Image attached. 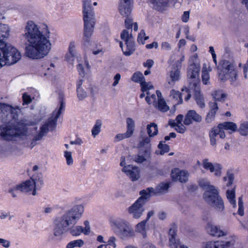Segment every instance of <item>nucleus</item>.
Returning <instances> with one entry per match:
<instances>
[{"label": "nucleus", "instance_id": "f257e3e1", "mask_svg": "<svg viewBox=\"0 0 248 248\" xmlns=\"http://www.w3.org/2000/svg\"><path fill=\"white\" fill-rule=\"evenodd\" d=\"M25 34L28 44L26 45V56L32 60L40 59L46 55V36L40 31L38 25L32 21L27 22L25 28Z\"/></svg>", "mask_w": 248, "mask_h": 248}, {"label": "nucleus", "instance_id": "f03ea898", "mask_svg": "<svg viewBox=\"0 0 248 248\" xmlns=\"http://www.w3.org/2000/svg\"><path fill=\"white\" fill-rule=\"evenodd\" d=\"M84 212L83 204H77L67 210L53 221L54 234L59 236L66 232L70 227L75 225L82 217Z\"/></svg>", "mask_w": 248, "mask_h": 248}, {"label": "nucleus", "instance_id": "7ed1b4c3", "mask_svg": "<svg viewBox=\"0 0 248 248\" xmlns=\"http://www.w3.org/2000/svg\"><path fill=\"white\" fill-rule=\"evenodd\" d=\"M10 31L8 25L0 23V62L6 65L17 63L21 58V53L16 48L4 41L9 37Z\"/></svg>", "mask_w": 248, "mask_h": 248}, {"label": "nucleus", "instance_id": "20e7f679", "mask_svg": "<svg viewBox=\"0 0 248 248\" xmlns=\"http://www.w3.org/2000/svg\"><path fill=\"white\" fill-rule=\"evenodd\" d=\"M43 183L42 175L41 173H35L32 175L30 179L23 181L21 183L11 187L8 189V192L12 195L13 198L17 197V190L21 192H28L32 190V195L36 194V187H40Z\"/></svg>", "mask_w": 248, "mask_h": 248}, {"label": "nucleus", "instance_id": "39448f33", "mask_svg": "<svg viewBox=\"0 0 248 248\" xmlns=\"http://www.w3.org/2000/svg\"><path fill=\"white\" fill-rule=\"evenodd\" d=\"M109 224L113 232L121 238L124 239L134 235V231L130 223L125 219L120 218H111Z\"/></svg>", "mask_w": 248, "mask_h": 248}, {"label": "nucleus", "instance_id": "423d86ee", "mask_svg": "<svg viewBox=\"0 0 248 248\" xmlns=\"http://www.w3.org/2000/svg\"><path fill=\"white\" fill-rule=\"evenodd\" d=\"M203 198L217 212L222 213L224 211L223 201L219 195L218 190L215 186L210 187L209 190L204 193Z\"/></svg>", "mask_w": 248, "mask_h": 248}, {"label": "nucleus", "instance_id": "0eeeda50", "mask_svg": "<svg viewBox=\"0 0 248 248\" xmlns=\"http://www.w3.org/2000/svg\"><path fill=\"white\" fill-rule=\"evenodd\" d=\"M0 110L1 115L0 120L3 123L12 124V122H16L18 120V113L20 111L19 106L13 107L12 105L0 103Z\"/></svg>", "mask_w": 248, "mask_h": 248}, {"label": "nucleus", "instance_id": "6e6552de", "mask_svg": "<svg viewBox=\"0 0 248 248\" xmlns=\"http://www.w3.org/2000/svg\"><path fill=\"white\" fill-rule=\"evenodd\" d=\"M64 103L63 100H61L59 108H56L50 114L47 119V132H52L55 130L57 126V120L60 115L64 111Z\"/></svg>", "mask_w": 248, "mask_h": 248}, {"label": "nucleus", "instance_id": "1a4fd4ad", "mask_svg": "<svg viewBox=\"0 0 248 248\" xmlns=\"http://www.w3.org/2000/svg\"><path fill=\"white\" fill-rule=\"evenodd\" d=\"M201 69V65L200 62H194L190 63L188 66L187 76L190 82H193L194 87L198 86L196 82L198 79L199 73Z\"/></svg>", "mask_w": 248, "mask_h": 248}, {"label": "nucleus", "instance_id": "9d476101", "mask_svg": "<svg viewBox=\"0 0 248 248\" xmlns=\"http://www.w3.org/2000/svg\"><path fill=\"white\" fill-rule=\"evenodd\" d=\"M16 124H11L12 132H13L14 139L16 138H21L22 137L27 136L28 133V127L24 125V122L23 120L15 122Z\"/></svg>", "mask_w": 248, "mask_h": 248}, {"label": "nucleus", "instance_id": "9b49d317", "mask_svg": "<svg viewBox=\"0 0 248 248\" xmlns=\"http://www.w3.org/2000/svg\"><path fill=\"white\" fill-rule=\"evenodd\" d=\"M84 24H95V14L92 4L82 5Z\"/></svg>", "mask_w": 248, "mask_h": 248}, {"label": "nucleus", "instance_id": "f8f14e48", "mask_svg": "<svg viewBox=\"0 0 248 248\" xmlns=\"http://www.w3.org/2000/svg\"><path fill=\"white\" fill-rule=\"evenodd\" d=\"M144 204L141 199H138L128 208V213L134 218L138 219L140 218L144 211Z\"/></svg>", "mask_w": 248, "mask_h": 248}, {"label": "nucleus", "instance_id": "ddd939ff", "mask_svg": "<svg viewBox=\"0 0 248 248\" xmlns=\"http://www.w3.org/2000/svg\"><path fill=\"white\" fill-rule=\"evenodd\" d=\"M131 79L133 82L140 83L141 92H144L154 89L153 85L150 82L145 81L142 73L140 72L134 73Z\"/></svg>", "mask_w": 248, "mask_h": 248}, {"label": "nucleus", "instance_id": "4468645a", "mask_svg": "<svg viewBox=\"0 0 248 248\" xmlns=\"http://www.w3.org/2000/svg\"><path fill=\"white\" fill-rule=\"evenodd\" d=\"M202 165L205 170H209L211 172H214L216 176H221L222 166L220 164L217 163L213 164L210 162L209 159L204 158L202 160Z\"/></svg>", "mask_w": 248, "mask_h": 248}, {"label": "nucleus", "instance_id": "2eb2a0df", "mask_svg": "<svg viewBox=\"0 0 248 248\" xmlns=\"http://www.w3.org/2000/svg\"><path fill=\"white\" fill-rule=\"evenodd\" d=\"M3 124L0 125V139L6 141H15L11 124Z\"/></svg>", "mask_w": 248, "mask_h": 248}, {"label": "nucleus", "instance_id": "dca6fc26", "mask_svg": "<svg viewBox=\"0 0 248 248\" xmlns=\"http://www.w3.org/2000/svg\"><path fill=\"white\" fill-rule=\"evenodd\" d=\"M84 227L81 226L77 225L70 227L69 229L70 234L72 236H78L81 233L85 235H88L91 232V227L90 223L88 220H86L84 222Z\"/></svg>", "mask_w": 248, "mask_h": 248}, {"label": "nucleus", "instance_id": "f3484780", "mask_svg": "<svg viewBox=\"0 0 248 248\" xmlns=\"http://www.w3.org/2000/svg\"><path fill=\"white\" fill-rule=\"evenodd\" d=\"M189 173L185 170L175 168L171 170V177L174 181L186 183L188 181Z\"/></svg>", "mask_w": 248, "mask_h": 248}, {"label": "nucleus", "instance_id": "a211bd4d", "mask_svg": "<svg viewBox=\"0 0 248 248\" xmlns=\"http://www.w3.org/2000/svg\"><path fill=\"white\" fill-rule=\"evenodd\" d=\"M209 136L210 142L211 145L216 146L217 141L220 139H224L225 137L224 131L221 129L219 125L214 127L209 132Z\"/></svg>", "mask_w": 248, "mask_h": 248}, {"label": "nucleus", "instance_id": "6ab92c4d", "mask_svg": "<svg viewBox=\"0 0 248 248\" xmlns=\"http://www.w3.org/2000/svg\"><path fill=\"white\" fill-rule=\"evenodd\" d=\"M169 247L170 248H181V246H186L183 244L178 238L177 230L175 228L170 229L168 234Z\"/></svg>", "mask_w": 248, "mask_h": 248}, {"label": "nucleus", "instance_id": "aec40b11", "mask_svg": "<svg viewBox=\"0 0 248 248\" xmlns=\"http://www.w3.org/2000/svg\"><path fill=\"white\" fill-rule=\"evenodd\" d=\"M218 79L222 82L229 80L231 85L236 84L238 79V72L235 69L225 73H218Z\"/></svg>", "mask_w": 248, "mask_h": 248}, {"label": "nucleus", "instance_id": "412c9836", "mask_svg": "<svg viewBox=\"0 0 248 248\" xmlns=\"http://www.w3.org/2000/svg\"><path fill=\"white\" fill-rule=\"evenodd\" d=\"M202 116L198 114L195 110H188L185 115L184 124L185 125H189L193 122L200 123L202 121Z\"/></svg>", "mask_w": 248, "mask_h": 248}, {"label": "nucleus", "instance_id": "4be33fe9", "mask_svg": "<svg viewBox=\"0 0 248 248\" xmlns=\"http://www.w3.org/2000/svg\"><path fill=\"white\" fill-rule=\"evenodd\" d=\"M122 171L133 181L138 180L140 177V171L137 167L129 165L123 167Z\"/></svg>", "mask_w": 248, "mask_h": 248}, {"label": "nucleus", "instance_id": "5701e85b", "mask_svg": "<svg viewBox=\"0 0 248 248\" xmlns=\"http://www.w3.org/2000/svg\"><path fill=\"white\" fill-rule=\"evenodd\" d=\"M132 0H120L119 11L124 16H128L131 13Z\"/></svg>", "mask_w": 248, "mask_h": 248}, {"label": "nucleus", "instance_id": "b1692460", "mask_svg": "<svg viewBox=\"0 0 248 248\" xmlns=\"http://www.w3.org/2000/svg\"><path fill=\"white\" fill-rule=\"evenodd\" d=\"M193 97L198 106L201 108L205 107V103L203 94L199 86L195 87Z\"/></svg>", "mask_w": 248, "mask_h": 248}, {"label": "nucleus", "instance_id": "393cba45", "mask_svg": "<svg viewBox=\"0 0 248 248\" xmlns=\"http://www.w3.org/2000/svg\"><path fill=\"white\" fill-rule=\"evenodd\" d=\"M156 94L157 96V102L154 104V107L162 112L167 111L169 109V107L162 98L161 93L159 91L157 90Z\"/></svg>", "mask_w": 248, "mask_h": 248}, {"label": "nucleus", "instance_id": "a878e982", "mask_svg": "<svg viewBox=\"0 0 248 248\" xmlns=\"http://www.w3.org/2000/svg\"><path fill=\"white\" fill-rule=\"evenodd\" d=\"M207 232L211 235L220 237L227 234V232L221 230L219 227L209 223L206 227Z\"/></svg>", "mask_w": 248, "mask_h": 248}, {"label": "nucleus", "instance_id": "bb28decb", "mask_svg": "<svg viewBox=\"0 0 248 248\" xmlns=\"http://www.w3.org/2000/svg\"><path fill=\"white\" fill-rule=\"evenodd\" d=\"M95 24H84L83 41L85 44H88L93 32Z\"/></svg>", "mask_w": 248, "mask_h": 248}, {"label": "nucleus", "instance_id": "cd10ccee", "mask_svg": "<svg viewBox=\"0 0 248 248\" xmlns=\"http://www.w3.org/2000/svg\"><path fill=\"white\" fill-rule=\"evenodd\" d=\"M151 152L149 149H141L138 155L133 157V160L138 163H141L148 160L150 157Z\"/></svg>", "mask_w": 248, "mask_h": 248}, {"label": "nucleus", "instance_id": "c85d7f7f", "mask_svg": "<svg viewBox=\"0 0 248 248\" xmlns=\"http://www.w3.org/2000/svg\"><path fill=\"white\" fill-rule=\"evenodd\" d=\"M220 68H218V73H225L235 69L234 64L228 60H222L220 63Z\"/></svg>", "mask_w": 248, "mask_h": 248}, {"label": "nucleus", "instance_id": "c756f323", "mask_svg": "<svg viewBox=\"0 0 248 248\" xmlns=\"http://www.w3.org/2000/svg\"><path fill=\"white\" fill-rule=\"evenodd\" d=\"M125 46H123V43L120 42V46L121 47L124 54L126 56L131 55L135 51V44L133 40L125 42Z\"/></svg>", "mask_w": 248, "mask_h": 248}, {"label": "nucleus", "instance_id": "7c9ffc66", "mask_svg": "<svg viewBox=\"0 0 248 248\" xmlns=\"http://www.w3.org/2000/svg\"><path fill=\"white\" fill-rule=\"evenodd\" d=\"M210 111L207 114L205 120L209 123L212 122L215 117L216 114L218 111V108L216 102L209 103Z\"/></svg>", "mask_w": 248, "mask_h": 248}, {"label": "nucleus", "instance_id": "2f4dec72", "mask_svg": "<svg viewBox=\"0 0 248 248\" xmlns=\"http://www.w3.org/2000/svg\"><path fill=\"white\" fill-rule=\"evenodd\" d=\"M76 45L75 42H71L69 46V52L65 56V60L69 63L73 64L76 56L75 47Z\"/></svg>", "mask_w": 248, "mask_h": 248}, {"label": "nucleus", "instance_id": "473e14b6", "mask_svg": "<svg viewBox=\"0 0 248 248\" xmlns=\"http://www.w3.org/2000/svg\"><path fill=\"white\" fill-rule=\"evenodd\" d=\"M212 69L210 66L207 67L206 64H203L202 71V80L203 84H210L209 72Z\"/></svg>", "mask_w": 248, "mask_h": 248}, {"label": "nucleus", "instance_id": "72a5a7b5", "mask_svg": "<svg viewBox=\"0 0 248 248\" xmlns=\"http://www.w3.org/2000/svg\"><path fill=\"white\" fill-rule=\"evenodd\" d=\"M180 78V69L173 67L170 72V78L168 79V82L170 85H173L174 83L179 80Z\"/></svg>", "mask_w": 248, "mask_h": 248}, {"label": "nucleus", "instance_id": "f704fd0d", "mask_svg": "<svg viewBox=\"0 0 248 248\" xmlns=\"http://www.w3.org/2000/svg\"><path fill=\"white\" fill-rule=\"evenodd\" d=\"M140 194L141 196L138 199H141L142 202L145 204L147 199L152 195L155 194V192L153 187H148L140 191Z\"/></svg>", "mask_w": 248, "mask_h": 248}, {"label": "nucleus", "instance_id": "c9c22d12", "mask_svg": "<svg viewBox=\"0 0 248 248\" xmlns=\"http://www.w3.org/2000/svg\"><path fill=\"white\" fill-rule=\"evenodd\" d=\"M173 62V67L180 69L182 63L185 61V56L182 53L180 55H174L171 56L170 58Z\"/></svg>", "mask_w": 248, "mask_h": 248}, {"label": "nucleus", "instance_id": "e433bc0d", "mask_svg": "<svg viewBox=\"0 0 248 248\" xmlns=\"http://www.w3.org/2000/svg\"><path fill=\"white\" fill-rule=\"evenodd\" d=\"M229 246H231L230 242H209L205 248H227Z\"/></svg>", "mask_w": 248, "mask_h": 248}, {"label": "nucleus", "instance_id": "4c0bfd02", "mask_svg": "<svg viewBox=\"0 0 248 248\" xmlns=\"http://www.w3.org/2000/svg\"><path fill=\"white\" fill-rule=\"evenodd\" d=\"M170 95L174 105H178L182 103L183 99L179 91L172 90L170 92Z\"/></svg>", "mask_w": 248, "mask_h": 248}, {"label": "nucleus", "instance_id": "58836bf2", "mask_svg": "<svg viewBox=\"0 0 248 248\" xmlns=\"http://www.w3.org/2000/svg\"><path fill=\"white\" fill-rule=\"evenodd\" d=\"M147 220H144L138 223L135 226V231L140 233L143 238L147 237L146 225Z\"/></svg>", "mask_w": 248, "mask_h": 248}, {"label": "nucleus", "instance_id": "ea45409f", "mask_svg": "<svg viewBox=\"0 0 248 248\" xmlns=\"http://www.w3.org/2000/svg\"><path fill=\"white\" fill-rule=\"evenodd\" d=\"M146 130L148 135L153 138L158 134V126L155 123H151L147 125Z\"/></svg>", "mask_w": 248, "mask_h": 248}, {"label": "nucleus", "instance_id": "a19ab883", "mask_svg": "<svg viewBox=\"0 0 248 248\" xmlns=\"http://www.w3.org/2000/svg\"><path fill=\"white\" fill-rule=\"evenodd\" d=\"M212 95L215 101L219 102H224L227 96V94L220 90L214 91Z\"/></svg>", "mask_w": 248, "mask_h": 248}, {"label": "nucleus", "instance_id": "79ce46f5", "mask_svg": "<svg viewBox=\"0 0 248 248\" xmlns=\"http://www.w3.org/2000/svg\"><path fill=\"white\" fill-rule=\"evenodd\" d=\"M57 33L53 31H47V51L51 49V46L54 44L57 39Z\"/></svg>", "mask_w": 248, "mask_h": 248}, {"label": "nucleus", "instance_id": "37998d69", "mask_svg": "<svg viewBox=\"0 0 248 248\" xmlns=\"http://www.w3.org/2000/svg\"><path fill=\"white\" fill-rule=\"evenodd\" d=\"M46 133V120L43 121V124L40 127V130L39 133L36 134L33 139L34 141L41 140L45 134Z\"/></svg>", "mask_w": 248, "mask_h": 248}, {"label": "nucleus", "instance_id": "c03bdc74", "mask_svg": "<svg viewBox=\"0 0 248 248\" xmlns=\"http://www.w3.org/2000/svg\"><path fill=\"white\" fill-rule=\"evenodd\" d=\"M219 127L224 131L225 130H230L232 131L236 130L237 126L236 124L232 122H224L218 124Z\"/></svg>", "mask_w": 248, "mask_h": 248}, {"label": "nucleus", "instance_id": "a18cd8bd", "mask_svg": "<svg viewBox=\"0 0 248 248\" xmlns=\"http://www.w3.org/2000/svg\"><path fill=\"white\" fill-rule=\"evenodd\" d=\"M126 132L132 136L135 130V123L134 120L130 117L126 118Z\"/></svg>", "mask_w": 248, "mask_h": 248}, {"label": "nucleus", "instance_id": "49530a36", "mask_svg": "<svg viewBox=\"0 0 248 248\" xmlns=\"http://www.w3.org/2000/svg\"><path fill=\"white\" fill-rule=\"evenodd\" d=\"M226 196L230 203L233 207H235L236 206V202L235 199L234 189L228 190L226 192Z\"/></svg>", "mask_w": 248, "mask_h": 248}, {"label": "nucleus", "instance_id": "de8ad7c7", "mask_svg": "<svg viewBox=\"0 0 248 248\" xmlns=\"http://www.w3.org/2000/svg\"><path fill=\"white\" fill-rule=\"evenodd\" d=\"M101 126V121L100 120H96L95 124L93 125L92 129V134L94 138H95L96 136L100 132Z\"/></svg>", "mask_w": 248, "mask_h": 248}, {"label": "nucleus", "instance_id": "09e8293b", "mask_svg": "<svg viewBox=\"0 0 248 248\" xmlns=\"http://www.w3.org/2000/svg\"><path fill=\"white\" fill-rule=\"evenodd\" d=\"M132 30L129 31L127 30H124L121 33V38L124 42L133 40L132 35Z\"/></svg>", "mask_w": 248, "mask_h": 248}, {"label": "nucleus", "instance_id": "8fccbe9b", "mask_svg": "<svg viewBox=\"0 0 248 248\" xmlns=\"http://www.w3.org/2000/svg\"><path fill=\"white\" fill-rule=\"evenodd\" d=\"M169 187V184L168 183H162L157 186L155 189V194L158 193H163L168 191Z\"/></svg>", "mask_w": 248, "mask_h": 248}, {"label": "nucleus", "instance_id": "3c124183", "mask_svg": "<svg viewBox=\"0 0 248 248\" xmlns=\"http://www.w3.org/2000/svg\"><path fill=\"white\" fill-rule=\"evenodd\" d=\"M234 179L233 174L231 171H228L226 176L223 177V180L224 182H226V186L229 187L232 184Z\"/></svg>", "mask_w": 248, "mask_h": 248}, {"label": "nucleus", "instance_id": "603ef678", "mask_svg": "<svg viewBox=\"0 0 248 248\" xmlns=\"http://www.w3.org/2000/svg\"><path fill=\"white\" fill-rule=\"evenodd\" d=\"M84 244V242L82 239H78L70 242L67 245L66 248H74L75 247L80 248Z\"/></svg>", "mask_w": 248, "mask_h": 248}, {"label": "nucleus", "instance_id": "864d4df0", "mask_svg": "<svg viewBox=\"0 0 248 248\" xmlns=\"http://www.w3.org/2000/svg\"><path fill=\"white\" fill-rule=\"evenodd\" d=\"M63 155L66 160V163L68 166H71L74 164V159L71 152L65 151L63 152Z\"/></svg>", "mask_w": 248, "mask_h": 248}, {"label": "nucleus", "instance_id": "5fc2aeb1", "mask_svg": "<svg viewBox=\"0 0 248 248\" xmlns=\"http://www.w3.org/2000/svg\"><path fill=\"white\" fill-rule=\"evenodd\" d=\"M150 91V90H148L147 91L145 92L147 94V96L145 99L147 103L149 104L153 103L154 105V104L157 102V94L155 95V94H152L151 95L149 92Z\"/></svg>", "mask_w": 248, "mask_h": 248}, {"label": "nucleus", "instance_id": "6e6d98bb", "mask_svg": "<svg viewBox=\"0 0 248 248\" xmlns=\"http://www.w3.org/2000/svg\"><path fill=\"white\" fill-rule=\"evenodd\" d=\"M198 182L199 185L201 187L206 189V191L205 192H207L209 190L210 187L214 186L210 185L209 182L206 179H200Z\"/></svg>", "mask_w": 248, "mask_h": 248}, {"label": "nucleus", "instance_id": "4d7b16f0", "mask_svg": "<svg viewBox=\"0 0 248 248\" xmlns=\"http://www.w3.org/2000/svg\"><path fill=\"white\" fill-rule=\"evenodd\" d=\"M158 148L160 150L159 154L161 155H164L165 153L168 152L170 150V147L166 144H163L162 141H160L158 145ZM157 154H158L156 152Z\"/></svg>", "mask_w": 248, "mask_h": 248}, {"label": "nucleus", "instance_id": "13d9d810", "mask_svg": "<svg viewBox=\"0 0 248 248\" xmlns=\"http://www.w3.org/2000/svg\"><path fill=\"white\" fill-rule=\"evenodd\" d=\"M239 132L243 136L248 135V122H244L241 124L239 128Z\"/></svg>", "mask_w": 248, "mask_h": 248}, {"label": "nucleus", "instance_id": "bf43d9fd", "mask_svg": "<svg viewBox=\"0 0 248 248\" xmlns=\"http://www.w3.org/2000/svg\"><path fill=\"white\" fill-rule=\"evenodd\" d=\"M152 137L148 136H143L141 138V140L139 144V147H142L146 145H148L151 142V139Z\"/></svg>", "mask_w": 248, "mask_h": 248}, {"label": "nucleus", "instance_id": "052dcab7", "mask_svg": "<svg viewBox=\"0 0 248 248\" xmlns=\"http://www.w3.org/2000/svg\"><path fill=\"white\" fill-rule=\"evenodd\" d=\"M131 136V135L126 131L124 133H119L117 134L114 138V140L115 141L118 142L124 139L129 138Z\"/></svg>", "mask_w": 248, "mask_h": 248}, {"label": "nucleus", "instance_id": "680f3d73", "mask_svg": "<svg viewBox=\"0 0 248 248\" xmlns=\"http://www.w3.org/2000/svg\"><path fill=\"white\" fill-rule=\"evenodd\" d=\"M153 4V7L158 9L159 7H162L165 4V0H150Z\"/></svg>", "mask_w": 248, "mask_h": 248}, {"label": "nucleus", "instance_id": "e2e57ef3", "mask_svg": "<svg viewBox=\"0 0 248 248\" xmlns=\"http://www.w3.org/2000/svg\"><path fill=\"white\" fill-rule=\"evenodd\" d=\"M149 38L148 36H145V32L144 31H141L138 37V42L139 44L143 45L145 40Z\"/></svg>", "mask_w": 248, "mask_h": 248}, {"label": "nucleus", "instance_id": "0e129e2a", "mask_svg": "<svg viewBox=\"0 0 248 248\" xmlns=\"http://www.w3.org/2000/svg\"><path fill=\"white\" fill-rule=\"evenodd\" d=\"M22 101L23 105H27L31 102L32 98L27 93H24L22 94Z\"/></svg>", "mask_w": 248, "mask_h": 248}, {"label": "nucleus", "instance_id": "69168bd1", "mask_svg": "<svg viewBox=\"0 0 248 248\" xmlns=\"http://www.w3.org/2000/svg\"><path fill=\"white\" fill-rule=\"evenodd\" d=\"M184 116L183 115L179 114L178 115L175 120H170L169 122V124L170 125H176V124H182V122L183 120Z\"/></svg>", "mask_w": 248, "mask_h": 248}, {"label": "nucleus", "instance_id": "338daca9", "mask_svg": "<svg viewBox=\"0 0 248 248\" xmlns=\"http://www.w3.org/2000/svg\"><path fill=\"white\" fill-rule=\"evenodd\" d=\"M184 125V124H177L176 125L174 124V125L170 126L175 127V129L177 132L183 134L184 133L186 130V128Z\"/></svg>", "mask_w": 248, "mask_h": 248}, {"label": "nucleus", "instance_id": "774afa93", "mask_svg": "<svg viewBox=\"0 0 248 248\" xmlns=\"http://www.w3.org/2000/svg\"><path fill=\"white\" fill-rule=\"evenodd\" d=\"M77 95L79 100H83L87 97V93L82 88H77Z\"/></svg>", "mask_w": 248, "mask_h": 248}]
</instances>
